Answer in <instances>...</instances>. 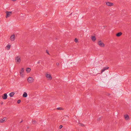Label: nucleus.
Wrapping results in <instances>:
<instances>
[{"label":"nucleus","mask_w":131,"mask_h":131,"mask_svg":"<svg viewBox=\"0 0 131 131\" xmlns=\"http://www.w3.org/2000/svg\"><path fill=\"white\" fill-rule=\"evenodd\" d=\"M34 80L33 78L29 77L27 79V81L29 83H31L34 82Z\"/></svg>","instance_id":"nucleus-1"},{"label":"nucleus","mask_w":131,"mask_h":131,"mask_svg":"<svg viewBox=\"0 0 131 131\" xmlns=\"http://www.w3.org/2000/svg\"><path fill=\"white\" fill-rule=\"evenodd\" d=\"M6 18H7L8 17H9L12 14V12H8L7 11L6 12Z\"/></svg>","instance_id":"nucleus-2"},{"label":"nucleus","mask_w":131,"mask_h":131,"mask_svg":"<svg viewBox=\"0 0 131 131\" xmlns=\"http://www.w3.org/2000/svg\"><path fill=\"white\" fill-rule=\"evenodd\" d=\"M98 44L100 47H104L105 46L104 44L102 43L101 40L98 41Z\"/></svg>","instance_id":"nucleus-3"},{"label":"nucleus","mask_w":131,"mask_h":131,"mask_svg":"<svg viewBox=\"0 0 131 131\" xmlns=\"http://www.w3.org/2000/svg\"><path fill=\"white\" fill-rule=\"evenodd\" d=\"M15 60L16 61L17 63H19L21 61L20 58L18 56L16 57L15 58Z\"/></svg>","instance_id":"nucleus-4"},{"label":"nucleus","mask_w":131,"mask_h":131,"mask_svg":"<svg viewBox=\"0 0 131 131\" xmlns=\"http://www.w3.org/2000/svg\"><path fill=\"white\" fill-rule=\"evenodd\" d=\"M24 72V68H22L20 70V75L22 77H23Z\"/></svg>","instance_id":"nucleus-5"},{"label":"nucleus","mask_w":131,"mask_h":131,"mask_svg":"<svg viewBox=\"0 0 131 131\" xmlns=\"http://www.w3.org/2000/svg\"><path fill=\"white\" fill-rule=\"evenodd\" d=\"M46 77L49 80H51L52 79L51 76L50 74H47L46 75Z\"/></svg>","instance_id":"nucleus-6"},{"label":"nucleus","mask_w":131,"mask_h":131,"mask_svg":"<svg viewBox=\"0 0 131 131\" xmlns=\"http://www.w3.org/2000/svg\"><path fill=\"white\" fill-rule=\"evenodd\" d=\"M7 94L6 93H5L3 95L2 98L3 99L6 100L7 99Z\"/></svg>","instance_id":"nucleus-7"},{"label":"nucleus","mask_w":131,"mask_h":131,"mask_svg":"<svg viewBox=\"0 0 131 131\" xmlns=\"http://www.w3.org/2000/svg\"><path fill=\"white\" fill-rule=\"evenodd\" d=\"M7 119L6 117H4L3 119L0 120V123H3L7 121Z\"/></svg>","instance_id":"nucleus-8"},{"label":"nucleus","mask_w":131,"mask_h":131,"mask_svg":"<svg viewBox=\"0 0 131 131\" xmlns=\"http://www.w3.org/2000/svg\"><path fill=\"white\" fill-rule=\"evenodd\" d=\"M109 68V67H104V68L103 69H102L101 70V73H102L103 72H104L105 70H107Z\"/></svg>","instance_id":"nucleus-9"},{"label":"nucleus","mask_w":131,"mask_h":131,"mask_svg":"<svg viewBox=\"0 0 131 131\" xmlns=\"http://www.w3.org/2000/svg\"><path fill=\"white\" fill-rule=\"evenodd\" d=\"M15 39V37L14 35L11 36L10 37V40L12 41H14Z\"/></svg>","instance_id":"nucleus-10"},{"label":"nucleus","mask_w":131,"mask_h":131,"mask_svg":"<svg viewBox=\"0 0 131 131\" xmlns=\"http://www.w3.org/2000/svg\"><path fill=\"white\" fill-rule=\"evenodd\" d=\"M106 4L108 6H110L113 5L114 4L110 2H108L106 3Z\"/></svg>","instance_id":"nucleus-11"},{"label":"nucleus","mask_w":131,"mask_h":131,"mask_svg":"<svg viewBox=\"0 0 131 131\" xmlns=\"http://www.w3.org/2000/svg\"><path fill=\"white\" fill-rule=\"evenodd\" d=\"M91 39L93 41H95L96 40V38L95 36H92Z\"/></svg>","instance_id":"nucleus-12"},{"label":"nucleus","mask_w":131,"mask_h":131,"mask_svg":"<svg viewBox=\"0 0 131 131\" xmlns=\"http://www.w3.org/2000/svg\"><path fill=\"white\" fill-rule=\"evenodd\" d=\"M27 96V93L25 92H24L23 95V97H26Z\"/></svg>","instance_id":"nucleus-13"},{"label":"nucleus","mask_w":131,"mask_h":131,"mask_svg":"<svg viewBox=\"0 0 131 131\" xmlns=\"http://www.w3.org/2000/svg\"><path fill=\"white\" fill-rule=\"evenodd\" d=\"M14 94L15 93L14 92H12L9 93V95L10 97H12L13 96Z\"/></svg>","instance_id":"nucleus-14"},{"label":"nucleus","mask_w":131,"mask_h":131,"mask_svg":"<svg viewBox=\"0 0 131 131\" xmlns=\"http://www.w3.org/2000/svg\"><path fill=\"white\" fill-rule=\"evenodd\" d=\"M122 34V33L121 32H119L116 34V36L117 37L120 36Z\"/></svg>","instance_id":"nucleus-15"},{"label":"nucleus","mask_w":131,"mask_h":131,"mask_svg":"<svg viewBox=\"0 0 131 131\" xmlns=\"http://www.w3.org/2000/svg\"><path fill=\"white\" fill-rule=\"evenodd\" d=\"M31 70V69L30 68H27L26 71L27 72L29 73L30 72Z\"/></svg>","instance_id":"nucleus-16"},{"label":"nucleus","mask_w":131,"mask_h":131,"mask_svg":"<svg viewBox=\"0 0 131 131\" xmlns=\"http://www.w3.org/2000/svg\"><path fill=\"white\" fill-rule=\"evenodd\" d=\"M126 120H127L128 119L129 117L128 115H126L124 116Z\"/></svg>","instance_id":"nucleus-17"},{"label":"nucleus","mask_w":131,"mask_h":131,"mask_svg":"<svg viewBox=\"0 0 131 131\" xmlns=\"http://www.w3.org/2000/svg\"><path fill=\"white\" fill-rule=\"evenodd\" d=\"M37 123V121H32V124H35Z\"/></svg>","instance_id":"nucleus-18"},{"label":"nucleus","mask_w":131,"mask_h":131,"mask_svg":"<svg viewBox=\"0 0 131 131\" xmlns=\"http://www.w3.org/2000/svg\"><path fill=\"white\" fill-rule=\"evenodd\" d=\"M6 48H7L8 50H9L10 48V45H8L6 47Z\"/></svg>","instance_id":"nucleus-19"},{"label":"nucleus","mask_w":131,"mask_h":131,"mask_svg":"<svg viewBox=\"0 0 131 131\" xmlns=\"http://www.w3.org/2000/svg\"><path fill=\"white\" fill-rule=\"evenodd\" d=\"M21 101L20 100H18L17 101V103L19 104L21 102Z\"/></svg>","instance_id":"nucleus-20"},{"label":"nucleus","mask_w":131,"mask_h":131,"mask_svg":"<svg viewBox=\"0 0 131 131\" xmlns=\"http://www.w3.org/2000/svg\"><path fill=\"white\" fill-rule=\"evenodd\" d=\"M57 109L58 110H62V108L61 107H58L57 108Z\"/></svg>","instance_id":"nucleus-21"},{"label":"nucleus","mask_w":131,"mask_h":131,"mask_svg":"<svg viewBox=\"0 0 131 131\" xmlns=\"http://www.w3.org/2000/svg\"><path fill=\"white\" fill-rule=\"evenodd\" d=\"M62 127L63 126L62 125H60L59 126V128L60 129H61L62 128Z\"/></svg>","instance_id":"nucleus-22"},{"label":"nucleus","mask_w":131,"mask_h":131,"mask_svg":"<svg viewBox=\"0 0 131 131\" xmlns=\"http://www.w3.org/2000/svg\"><path fill=\"white\" fill-rule=\"evenodd\" d=\"M74 41H75V42H77L78 41V40L76 38L75 39Z\"/></svg>","instance_id":"nucleus-23"},{"label":"nucleus","mask_w":131,"mask_h":131,"mask_svg":"<svg viewBox=\"0 0 131 131\" xmlns=\"http://www.w3.org/2000/svg\"><path fill=\"white\" fill-rule=\"evenodd\" d=\"M80 124V126H84V125L82 124Z\"/></svg>","instance_id":"nucleus-24"},{"label":"nucleus","mask_w":131,"mask_h":131,"mask_svg":"<svg viewBox=\"0 0 131 131\" xmlns=\"http://www.w3.org/2000/svg\"><path fill=\"white\" fill-rule=\"evenodd\" d=\"M46 52L47 53H48V54H49V52H48V50H46Z\"/></svg>","instance_id":"nucleus-25"},{"label":"nucleus","mask_w":131,"mask_h":131,"mask_svg":"<svg viewBox=\"0 0 131 131\" xmlns=\"http://www.w3.org/2000/svg\"><path fill=\"white\" fill-rule=\"evenodd\" d=\"M101 120V118L100 117H99V118L98 119H97V120L98 121H100V120Z\"/></svg>","instance_id":"nucleus-26"},{"label":"nucleus","mask_w":131,"mask_h":131,"mask_svg":"<svg viewBox=\"0 0 131 131\" xmlns=\"http://www.w3.org/2000/svg\"><path fill=\"white\" fill-rule=\"evenodd\" d=\"M56 65H57V66H58L59 65V63H56Z\"/></svg>","instance_id":"nucleus-27"},{"label":"nucleus","mask_w":131,"mask_h":131,"mask_svg":"<svg viewBox=\"0 0 131 131\" xmlns=\"http://www.w3.org/2000/svg\"><path fill=\"white\" fill-rule=\"evenodd\" d=\"M23 122V120H22L20 122V123H21Z\"/></svg>","instance_id":"nucleus-28"},{"label":"nucleus","mask_w":131,"mask_h":131,"mask_svg":"<svg viewBox=\"0 0 131 131\" xmlns=\"http://www.w3.org/2000/svg\"><path fill=\"white\" fill-rule=\"evenodd\" d=\"M3 104V102H1V105Z\"/></svg>","instance_id":"nucleus-29"},{"label":"nucleus","mask_w":131,"mask_h":131,"mask_svg":"<svg viewBox=\"0 0 131 131\" xmlns=\"http://www.w3.org/2000/svg\"><path fill=\"white\" fill-rule=\"evenodd\" d=\"M40 61H39L38 62V63H38V64H39V63H40Z\"/></svg>","instance_id":"nucleus-30"},{"label":"nucleus","mask_w":131,"mask_h":131,"mask_svg":"<svg viewBox=\"0 0 131 131\" xmlns=\"http://www.w3.org/2000/svg\"><path fill=\"white\" fill-rule=\"evenodd\" d=\"M12 0L13 1H16V0Z\"/></svg>","instance_id":"nucleus-31"},{"label":"nucleus","mask_w":131,"mask_h":131,"mask_svg":"<svg viewBox=\"0 0 131 131\" xmlns=\"http://www.w3.org/2000/svg\"><path fill=\"white\" fill-rule=\"evenodd\" d=\"M110 95V94H108V95Z\"/></svg>","instance_id":"nucleus-32"},{"label":"nucleus","mask_w":131,"mask_h":131,"mask_svg":"<svg viewBox=\"0 0 131 131\" xmlns=\"http://www.w3.org/2000/svg\"><path fill=\"white\" fill-rule=\"evenodd\" d=\"M66 116H67V117H68V116H67V115H66Z\"/></svg>","instance_id":"nucleus-33"}]
</instances>
